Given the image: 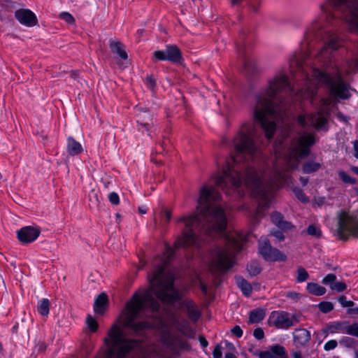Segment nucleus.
Wrapping results in <instances>:
<instances>
[{
	"label": "nucleus",
	"instance_id": "26",
	"mask_svg": "<svg viewBox=\"0 0 358 358\" xmlns=\"http://www.w3.org/2000/svg\"><path fill=\"white\" fill-rule=\"evenodd\" d=\"M86 324L89 330L92 332H94L98 329V323L96 320L90 315H88L86 319Z\"/></svg>",
	"mask_w": 358,
	"mask_h": 358
},
{
	"label": "nucleus",
	"instance_id": "36",
	"mask_svg": "<svg viewBox=\"0 0 358 358\" xmlns=\"http://www.w3.org/2000/svg\"><path fill=\"white\" fill-rule=\"evenodd\" d=\"M308 234L315 236H319L320 235V229L316 225H310L307 229Z\"/></svg>",
	"mask_w": 358,
	"mask_h": 358
},
{
	"label": "nucleus",
	"instance_id": "23",
	"mask_svg": "<svg viewBox=\"0 0 358 358\" xmlns=\"http://www.w3.org/2000/svg\"><path fill=\"white\" fill-rule=\"evenodd\" d=\"M38 312L43 316H48L50 310V301L47 299H41L37 306Z\"/></svg>",
	"mask_w": 358,
	"mask_h": 358
},
{
	"label": "nucleus",
	"instance_id": "16",
	"mask_svg": "<svg viewBox=\"0 0 358 358\" xmlns=\"http://www.w3.org/2000/svg\"><path fill=\"white\" fill-rule=\"evenodd\" d=\"M83 145L72 137L66 140V152L70 156H76L83 152Z\"/></svg>",
	"mask_w": 358,
	"mask_h": 358
},
{
	"label": "nucleus",
	"instance_id": "38",
	"mask_svg": "<svg viewBox=\"0 0 358 358\" xmlns=\"http://www.w3.org/2000/svg\"><path fill=\"white\" fill-rule=\"evenodd\" d=\"M213 358H222V347L220 345H216L213 352Z\"/></svg>",
	"mask_w": 358,
	"mask_h": 358
},
{
	"label": "nucleus",
	"instance_id": "5",
	"mask_svg": "<svg viewBox=\"0 0 358 358\" xmlns=\"http://www.w3.org/2000/svg\"><path fill=\"white\" fill-rule=\"evenodd\" d=\"M345 7L343 22L349 32L358 35V0H324L319 5L320 13L306 27L300 50L291 57L292 64L301 65L308 55V47L311 39L315 37L324 22H329L334 18L333 9Z\"/></svg>",
	"mask_w": 358,
	"mask_h": 358
},
{
	"label": "nucleus",
	"instance_id": "59",
	"mask_svg": "<svg viewBox=\"0 0 358 358\" xmlns=\"http://www.w3.org/2000/svg\"><path fill=\"white\" fill-rule=\"evenodd\" d=\"M356 358H358V351L356 352Z\"/></svg>",
	"mask_w": 358,
	"mask_h": 358
},
{
	"label": "nucleus",
	"instance_id": "29",
	"mask_svg": "<svg viewBox=\"0 0 358 358\" xmlns=\"http://www.w3.org/2000/svg\"><path fill=\"white\" fill-rule=\"evenodd\" d=\"M345 332L349 335L358 337V324H352L345 328Z\"/></svg>",
	"mask_w": 358,
	"mask_h": 358
},
{
	"label": "nucleus",
	"instance_id": "52",
	"mask_svg": "<svg viewBox=\"0 0 358 358\" xmlns=\"http://www.w3.org/2000/svg\"><path fill=\"white\" fill-rule=\"evenodd\" d=\"M350 169L352 172L358 175V166H352Z\"/></svg>",
	"mask_w": 358,
	"mask_h": 358
},
{
	"label": "nucleus",
	"instance_id": "41",
	"mask_svg": "<svg viewBox=\"0 0 358 358\" xmlns=\"http://www.w3.org/2000/svg\"><path fill=\"white\" fill-rule=\"evenodd\" d=\"M231 333L238 338H241L243 336V331L238 326H235L231 329Z\"/></svg>",
	"mask_w": 358,
	"mask_h": 358
},
{
	"label": "nucleus",
	"instance_id": "55",
	"mask_svg": "<svg viewBox=\"0 0 358 358\" xmlns=\"http://www.w3.org/2000/svg\"><path fill=\"white\" fill-rule=\"evenodd\" d=\"M293 357L294 358H301L300 353L296 352L293 353Z\"/></svg>",
	"mask_w": 358,
	"mask_h": 358
},
{
	"label": "nucleus",
	"instance_id": "50",
	"mask_svg": "<svg viewBox=\"0 0 358 358\" xmlns=\"http://www.w3.org/2000/svg\"><path fill=\"white\" fill-rule=\"evenodd\" d=\"M200 342H201V345L204 348L208 345V342L204 338L201 337Z\"/></svg>",
	"mask_w": 358,
	"mask_h": 358
},
{
	"label": "nucleus",
	"instance_id": "39",
	"mask_svg": "<svg viewBox=\"0 0 358 358\" xmlns=\"http://www.w3.org/2000/svg\"><path fill=\"white\" fill-rule=\"evenodd\" d=\"M337 346V342L335 340H330L327 342L324 346L325 350H331Z\"/></svg>",
	"mask_w": 358,
	"mask_h": 358
},
{
	"label": "nucleus",
	"instance_id": "4",
	"mask_svg": "<svg viewBox=\"0 0 358 358\" xmlns=\"http://www.w3.org/2000/svg\"><path fill=\"white\" fill-rule=\"evenodd\" d=\"M323 85L329 88L330 97L322 100V108L317 114L306 113L299 115L298 122L301 126H312L318 129H325L327 123V107L333 103L334 99H345L350 96L349 88L338 72L334 76H329L318 69L313 70L311 78H307L297 96L301 99H310L315 94L317 87Z\"/></svg>",
	"mask_w": 358,
	"mask_h": 358
},
{
	"label": "nucleus",
	"instance_id": "24",
	"mask_svg": "<svg viewBox=\"0 0 358 358\" xmlns=\"http://www.w3.org/2000/svg\"><path fill=\"white\" fill-rule=\"evenodd\" d=\"M236 282L245 296H249L251 294L252 287L248 282L241 278H237Z\"/></svg>",
	"mask_w": 358,
	"mask_h": 358
},
{
	"label": "nucleus",
	"instance_id": "27",
	"mask_svg": "<svg viewBox=\"0 0 358 358\" xmlns=\"http://www.w3.org/2000/svg\"><path fill=\"white\" fill-rule=\"evenodd\" d=\"M320 167V164L316 162H308L303 166V171L306 173L316 171Z\"/></svg>",
	"mask_w": 358,
	"mask_h": 358
},
{
	"label": "nucleus",
	"instance_id": "34",
	"mask_svg": "<svg viewBox=\"0 0 358 358\" xmlns=\"http://www.w3.org/2000/svg\"><path fill=\"white\" fill-rule=\"evenodd\" d=\"M336 279V276L333 273H329L323 279L322 282L324 285H329L331 287V285H333Z\"/></svg>",
	"mask_w": 358,
	"mask_h": 358
},
{
	"label": "nucleus",
	"instance_id": "58",
	"mask_svg": "<svg viewBox=\"0 0 358 358\" xmlns=\"http://www.w3.org/2000/svg\"><path fill=\"white\" fill-rule=\"evenodd\" d=\"M301 181H302L303 185H305L306 183V180H303V179H301Z\"/></svg>",
	"mask_w": 358,
	"mask_h": 358
},
{
	"label": "nucleus",
	"instance_id": "40",
	"mask_svg": "<svg viewBox=\"0 0 358 358\" xmlns=\"http://www.w3.org/2000/svg\"><path fill=\"white\" fill-rule=\"evenodd\" d=\"M294 192L296 197L302 202L306 203L308 201V197L303 193L302 191L297 189L295 190Z\"/></svg>",
	"mask_w": 358,
	"mask_h": 358
},
{
	"label": "nucleus",
	"instance_id": "21",
	"mask_svg": "<svg viewBox=\"0 0 358 358\" xmlns=\"http://www.w3.org/2000/svg\"><path fill=\"white\" fill-rule=\"evenodd\" d=\"M308 292L315 296H322L326 293V289L315 282H308L306 286Z\"/></svg>",
	"mask_w": 358,
	"mask_h": 358
},
{
	"label": "nucleus",
	"instance_id": "60",
	"mask_svg": "<svg viewBox=\"0 0 358 358\" xmlns=\"http://www.w3.org/2000/svg\"><path fill=\"white\" fill-rule=\"evenodd\" d=\"M357 311H358V308H357Z\"/></svg>",
	"mask_w": 358,
	"mask_h": 358
},
{
	"label": "nucleus",
	"instance_id": "11",
	"mask_svg": "<svg viewBox=\"0 0 358 358\" xmlns=\"http://www.w3.org/2000/svg\"><path fill=\"white\" fill-rule=\"evenodd\" d=\"M341 44V41L336 32L327 31L324 38V47L319 52L318 57H324L329 55L330 52L338 49Z\"/></svg>",
	"mask_w": 358,
	"mask_h": 358
},
{
	"label": "nucleus",
	"instance_id": "35",
	"mask_svg": "<svg viewBox=\"0 0 358 358\" xmlns=\"http://www.w3.org/2000/svg\"><path fill=\"white\" fill-rule=\"evenodd\" d=\"M320 310L323 313H328L333 309V305L330 302H322L319 304Z\"/></svg>",
	"mask_w": 358,
	"mask_h": 358
},
{
	"label": "nucleus",
	"instance_id": "1",
	"mask_svg": "<svg viewBox=\"0 0 358 358\" xmlns=\"http://www.w3.org/2000/svg\"><path fill=\"white\" fill-rule=\"evenodd\" d=\"M257 127L254 122H246L240 127L233 143L236 156L229 159L223 170L215 177L217 186L229 193L230 189H236L242 183L241 177H244L243 184L251 192L259 204L257 216L268 207L276 188L282 187L288 182L285 171L296 166V162L309 153V148L315 143L312 134H304L293 141L289 154L283 158L285 168H281V155L275 148L278 158L274 162L272 170L255 171L254 169L242 164L246 157H252L257 148L254 142Z\"/></svg>",
	"mask_w": 358,
	"mask_h": 358
},
{
	"label": "nucleus",
	"instance_id": "47",
	"mask_svg": "<svg viewBox=\"0 0 358 358\" xmlns=\"http://www.w3.org/2000/svg\"><path fill=\"white\" fill-rule=\"evenodd\" d=\"M350 66L352 71H358V59H356Z\"/></svg>",
	"mask_w": 358,
	"mask_h": 358
},
{
	"label": "nucleus",
	"instance_id": "32",
	"mask_svg": "<svg viewBox=\"0 0 358 358\" xmlns=\"http://www.w3.org/2000/svg\"><path fill=\"white\" fill-rule=\"evenodd\" d=\"M308 278V273L303 268H299L297 270L296 280L299 282H302L306 280Z\"/></svg>",
	"mask_w": 358,
	"mask_h": 358
},
{
	"label": "nucleus",
	"instance_id": "56",
	"mask_svg": "<svg viewBox=\"0 0 358 358\" xmlns=\"http://www.w3.org/2000/svg\"><path fill=\"white\" fill-rule=\"evenodd\" d=\"M241 0H231V2L233 5L238 4Z\"/></svg>",
	"mask_w": 358,
	"mask_h": 358
},
{
	"label": "nucleus",
	"instance_id": "45",
	"mask_svg": "<svg viewBox=\"0 0 358 358\" xmlns=\"http://www.w3.org/2000/svg\"><path fill=\"white\" fill-rule=\"evenodd\" d=\"M271 234L275 236L279 241H281L284 239V236L280 231L272 232Z\"/></svg>",
	"mask_w": 358,
	"mask_h": 358
},
{
	"label": "nucleus",
	"instance_id": "20",
	"mask_svg": "<svg viewBox=\"0 0 358 358\" xmlns=\"http://www.w3.org/2000/svg\"><path fill=\"white\" fill-rule=\"evenodd\" d=\"M110 48L113 53L117 54L122 59H127L128 56L123 45L118 41H110Z\"/></svg>",
	"mask_w": 358,
	"mask_h": 358
},
{
	"label": "nucleus",
	"instance_id": "42",
	"mask_svg": "<svg viewBox=\"0 0 358 358\" xmlns=\"http://www.w3.org/2000/svg\"><path fill=\"white\" fill-rule=\"evenodd\" d=\"M253 335L257 339L260 340L264 338V334L261 328H257L254 331Z\"/></svg>",
	"mask_w": 358,
	"mask_h": 358
},
{
	"label": "nucleus",
	"instance_id": "28",
	"mask_svg": "<svg viewBox=\"0 0 358 358\" xmlns=\"http://www.w3.org/2000/svg\"><path fill=\"white\" fill-rule=\"evenodd\" d=\"M248 271L251 275H256L261 271V267L257 262H252L248 266Z\"/></svg>",
	"mask_w": 358,
	"mask_h": 358
},
{
	"label": "nucleus",
	"instance_id": "8",
	"mask_svg": "<svg viewBox=\"0 0 358 358\" xmlns=\"http://www.w3.org/2000/svg\"><path fill=\"white\" fill-rule=\"evenodd\" d=\"M259 252L266 261H285L286 256L278 250L272 248L269 241L265 237L259 241Z\"/></svg>",
	"mask_w": 358,
	"mask_h": 358
},
{
	"label": "nucleus",
	"instance_id": "54",
	"mask_svg": "<svg viewBox=\"0 0 358 358\" xmlns=\"http://www.w3.org/2000/svg\"><path fill=\"white\" fill-rule=\"evenodd\" d=\"M155 52H163L164 56H166V55H168V45L166 46V49L164 50H156Z\"/></svg>",
	"mask_w": 358,
	"mask_h": 358
},
{
	"label": "nucleus",
	"instance_id": "31",
	"mask_svg": "<svg viewBox=\"0 0 358 358\" xmlns=\"http://www.w3.org/2000/svg\"><path fill=\"white\" fill-rule=\"evenodd\" d=\"M347 288V285L342 281L334 282L333 285H331V289L337 292H341Z\"/></svg>",
	"mask_w": 358,
	"mask_h": 358
},
{
	"label": "nucleus",
	"instance_id": "22",
	"mask_svg": "<svg viewBox=\"0 0 358 358\" xmlns=\"http://www.w3.org/2000/svg\"><path fill=\"white\" fill-rule=\"evenodd\" d=\"M265 312L263 309H255L250 312L249 322L250 323H258L264 319Z\"/></svg>",
	"mask_w": 358,
	"mask_h": 358
},
{
	"label": "nucleus",
	"instance_id": "53",
	"mask_svg": "<svg viewBox=\"0 0 358 358\" xmlns=\"http://www.w3.org/2000/svg\"><path fill=\"white\" fill-rule=\"evenodd\" d=\"M138 210L142 214H145L147 212L146 208L145 207H143H143H139Z\"/></svg>",
	"mask_w": 358,
	"mask_h": 358
},
{
	"label": "nucleus",
	"instance_id": "46",
	"mask_svg": "<svg viewBox=\"0 0 358 358\" xmlns=\"http://www.w3.org/2000/svg\"><path fill=\"white\" fill-rule=\"evenodd\" d=\"M354 150H355L354 156L356 158H358V141H357L354 143Z\"/></svg>",
	"mask_w": 358,
	"mask_h": 358
},
{
	"label": "nucleus",
	"instance_id": "17",
	"mask_svg": "<svg viewBox=\"0 0 358 358\" xmlns=\"http://www.w3.org/2000/svg\"><path fill=\"white\" fill-rule=\"evenodd\" d=\"M294 343L296 346H301L306 344L310 338V333L304 329L296 330L294 334Z\"/></svg>",
	"mask_w": 358,
	"mask_h": 358
},
{
	"label": "nucleus",
	"instance_id": "10",
	"mask_svg": "<svg viewBox=\"0 0 358 358\" xmlns=\"http://www.w3.org/2000/svg\"><path fill=\"white\" fill-rule=\"evenodd\" d=\"M41 231V228L36 225L25 226L17 231V238L22 244H29L39 237Z\"/></svg>",
	"mask_w": 358,
	"mask_h": 358
},
{
	"label": "nucleus",
	"instance_id": "37",
	"mask_svg": "<svg viewBox=\"0 0 358 358\" xmlns=\"http://www.w3.org/2000/svg\"><path fill=\"white\" fill-rule=\"evenodd\" d=\"M108 199L111 203L117 205L120 203V198L117 193L111 192L108 195Z\"/></svg>",
	"mask_w": 358,
	"mask_h": 358
},
{
	"label": "nucleus",
	"instance_id": "14",
	"mask_svg": "<svg viewBox=\"0 0 358 358\" xmlns=\"http://www.w3.org/2000/svg\"><path fill=\"white\" fill-rule=\"evenodd\" d=\"M15 16L20 24L27 27H33L38 22L36 15L29 9H20L15 12Z\"/></svg>",
	"mask_w": 358,
	"mask_h": 358
},
{
	"label": "nucleus",
	"instance_id": "2",
	"mask_svg": "<svg viewBox=\"0 0 358 358\" xmlns=\"http://www.w3.org/2000/svg\"><path fill=\"white\" fill-rule=\"evenodd\" d=\"M173 255V249L169 248L162 257L155 259V269L148 275L150 287L136 292L127 303L117 320L108 331L103 340L104 345L96 358H125L138 345V343L127 340L124 330L129 329L136 331L148 327L147 323L136 322V320L147 307H150L152 310L158 308L156 299L170 304L181 299L182 293L173 285L172 275L164 271Z\"/></svg>",
	"mask_w": 358,
	"mask_h": 358
},
{
	"label": "nucleus",
	"instance_id": "57",
	"mask_svg": "<svg viewBox=\"0 0 358 358\" xmlns=\"http://www.w3.org/2000/svg\"><path fill=\"white\" fill-rule=\"evenodd\" d=\"M252 10H257V7H256V6L252 7Z\"/></svg>",
	"mask_w": 358,
	"mask_h": 358
},
{
	"label": "nucleus",
	"instance_id": "44",
	"mask_svg": "<svg viewBox=\"0 0 358 358\" xmlns=\"http://www.w3.org/2000/svg\"><path fill=\"white\" fill-rule=\"evenodd\" d=\"M146 83H147L148 87L150 89H153L155 85V80H154V79L152 77H148L147 78Z\"/></svg>",
	"mask_w": 358,
	"mask_h": 358
},
{
	"label": "nucleus",
	"instance_id": "3",
	"mask_svg": "<svg viewBox=\"0 0 358 358\" xmlns=\"http://www.w3.org/2000/svg\"><path fill=\"white\" fill-rule=\"evenodd\" d=\"M220 194L215 188L208 185L201 187L197 200L196 212L192 215L181 217L178 222L184 229L182 234L174 243L175 248H187L196 243L194 229L199 225L201 218L208 221L204 227L206 233L211 236L223 237L224 245L214 251L210 268L218 272H224L235 264V255L243 249L248 236L236 231H226L228 207L222 204Z\"/></svg>",
	"mask_w": 358,
	"mask_h": 358
},
{
	"label": "nucleus",
	"instance_id": "49",
	"mask_svg": "<svg viewBox=\"0 0 358 358\" xmlns=\"http://www.w3.org/2000/svg\"><path fill=\"white\" fill-rule=\"evenodd\" d=\"M164 216H165L166 220L169 221L171 219V212H169V210H166L164 212Z\"/></svg>",
	"mask_w": 358,
	"mask_h": 358
},
{
	"label": "nucleus",
	"instance_id": "12",
	"mask_svg": "<svg viewBox=\"0 0 358 358\" xmlns=\"http://www.w3.org/2000/svg\"><path fill=\"white\" fill-rule=\"evenodd\" d=\"M181 59V53L179 49L176 45H168V55L164 56L163 52H154L153 60L154 62L160 61H169L171 62H179Z\"/></svg>",
	"mask_w": 358,
	"mask_h": 358
},
{
	"label": "nucleus",
	"instance_id": "13",
	"mask_svg": "<svg viewBox=\"0 0 358 358\" xmlns=\"http://www.w3.org/2000/svg\"><path fill=\"white\" fill-rule=\"evenodd\" d=\"M136 122L139 126V129L142 131H148L151 125L152 115L145 108L141 106L135 108Z\"/></svg>",
	"mask_w": 358,
	"mask_h": 358
},
{
	"label": "nucleus",
	"instance_id": "51",
	"mask_svg": "<svg viewBox=\"0 0 358 358\" xmlns=\"http://www.w3.org/2000/svg\"><path fill=\"white\" fill-rule=\"evenodd\" d=\"M224 358H236L234 354L231 352L227 353Z\"/></svg>",
	"mask_w": 358,
	"mask_h": 358
},
{
	"label": "nucleus",
	"instance_id": "6",
	"mask_svg": "<svg viewBox=\"0 0 358 358\" xmlns=\"http://www.w3.org/2000/svg\"><path fill=\"white\" fill-rule=\"evenodd\" d=\"M289 85L288 78L285 72L277 73L268 82L267 88L256 97L252 108V115L258 122L268 139L273 137L275 129L277 114L272 99L274 96Z\"/></svg>",
	"mask_w": 358,
	"mask_h": 358
},
{
	"label": "nucleus",
	"instance_id": "15",
	"mask_svg": "<svg viewBox=\"0 0 358 358\" xmlns=\"http://www.w3.org/2000/svg\"><path fill=\"white\" fill-rule=\"evenodd\" d=\"M180 309L188 315V317L194 320L199 317V311L195 303L189 299L183 300L180 303Z\"/></svg>",
	"mask_w": 358,
	"mask_h": 358
},
{
	"label": "nucleus",
	"instance_id": "43",
	"mask_svg": "<svg viewBox=\"0 0 358 358\" xmlns=\"http://www.w3.org/2000/svg\"><path fill=\"white\" fill-rule=\"evenodd\" d=\"M259 358H273V355L271 352L264 351L262 352L259 355Z\"/></svg>",
	"mask_w": 358,
	"mask_h": 358
},
{
	"label": "nucleus",
	"instance_id": "18",
	"mask_svg": "<svg viewBox=\"0 0 358 358\" xmlns=\"http://www.w3.org/2000/svg\"><path fill=\"white\" fill-rule=\"evenodd\" d=\"M108 296L105 293L100 294L94 301V310L96 314H103L108 307Z\"/></svg>",
	"mask_w": 358,
	"mask_h": 358
},
{
	"label": "nucleus",
	"instance_id": "33",
	"mask_svg": "<svg viewBox=\"0 0 358 358\" xmlns=\"http://www.w3.org/2000/svg\"><path fill=\"white\" fill-rule=\"evenodd\" d=\"M59 17L69 24H73L75 22V19L72 15L67 12L61 13Z\"/></svg>",
	"mask_w": 358,
	"mask_h": 358
},
{
	"label": "nucleus",
	"instance_id": "25",
	"mask_svg": "<svg viewBox=\"0 0 358 358\" xmlns=\"http://www.w3.org/2000/svg\"><path fill=\"white\" fill-rule=\"evenodd\" d=\"M272 355H274L275 358H287V355L285 348L279 345L272 346L271 348Z\"/></svg>",
	"mask_w": 358,
	"mask_h": 358
},
{
	"label": "nucleus",
	"instance_id": "7",
	"mask_svg": "<svg viewBox=\"0 0 358 358\" xmlns=\"http://www.w3.org/2000/svg\"><path fill=\"white\" fill-rule=\"evenodd\" d=\"M337 232L342 238H358V216L349 210H341L336 214Z\"/></svg>",
	"mask_w": 358,
	"mask_h": 358
},
{
	"label": "nucleus",
	"instance_id": "9",
	"mask_svg": "<svg viewBox=\"0 0 358 358\" xmlns=\"http://www.w3.org/2000/svg\"><path fill=\"white\" fill-rule=\"evenodd\" d=\"M268 323L270 326L287 329L294 324V318L285 312L273 311L268 317Z\"/></svg>",
	"mask_w": 358,
	"mask_h": 358
},
{
	"label": "nucleus",
	"instance_id": "19",
	"mask_svg": "<svg viewBox=\"0 0 358 358\" xmlns=\"http://www.w3.org/2000/svg\"><path fill=\"white\" fill-rule=\"evenodd\" d=\"M271 221L279 229L282 230H287L292 228V224L283 220L282 215L279 213H273L271 215Z\"/></svg>",
	"mask_w": 358,
	"mask_h": 358
},
{
	"label": "nucleus",
	"instance_id": "48",
	"mask_svg": "<svg viewBox=\"0 0 358 358\" xmlns=\"http://www.w3.org/2000/svg\"><path fill=\"white\" fill-rule=\"evenodd\" d=\"M287 296L291 299H297L299 298V294L296 292H289L287 293Z\"/></svg>",
	"mask_w": 358,
	"mask_h": 358
},
{
	"label": "nucleus",
	"instance_id": "30",
	"mask_svg": "<svg viewBox=\"0 0 358 358\" xmlns=\"http://www.w3.org/2000/svg\"><path fill=\"white\" fill-rule=\"evenodd\" d=\"M338 176L345 183L355 184L356 182V180L351 176H350L345 171H341L338 172Z\"/></svg>",
	"mask_w": 358,
	"mask_h": 358
}]
</instances>
